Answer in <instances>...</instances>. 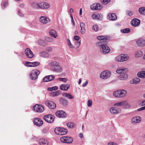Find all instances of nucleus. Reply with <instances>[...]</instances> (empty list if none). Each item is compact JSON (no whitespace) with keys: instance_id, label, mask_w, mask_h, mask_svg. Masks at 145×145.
<instances>
[{"instance_id":"1","label":"nucleus","mask_w":145,"mask_h":145,"mask_svg":"<svg viewBox=\"0 0 145 145\" xmlns=\"http://www.w3.org/2000/svg\"><path fill=\"white\" fill-rule=\"evenodd\" d=\"M48 66L53 72H61L62 71V69L60 66L59 63L56 61H51L48 63Z\"/></svg>"},{"instance_id":"2","label":"nucleus","mask_w":145,"mask_h":145,"mask_svg":"<svg viewBox=\"0 0 145 145\" xmlns=\"http://www.w3.org/2000/svg\"><path fill=\"white\" fill-rule=\"evenodd\" d=\"M97 44L99 47L101 52L104 54H107L110 51V48L106 45L105 42L104 41L98 42Z\"/></svg>"},{"instance_id":"3","label":"nucleus","mask_w":145,"mask_h":145,"mask_svg":"<svg viewBox=\"0 0 145 145\" xmlns=\"http://www.w3.org/2000/svg\"><path fill=\"white\" fill-rule=\"evenodd\" d=\"M127 93V92L126 90L121 89L114 91L113 93V95L116 97L122 98L125 97Z\"/></svg>"},{"instance_id":"4","label":"nucleus","mask_w":145,"mask_h":145,"mask_svg":"<svg viewBox=\"0 0 145 145\" xmlns=\"http://www.w3.org/2000/svg\"><path fill=\"white\" fill-rule=\"evenodd\" d=\"M126 70L125 69H118L116 71V72L118 74H120V79L121 80L126 79L128 77L126 73Z\"/></svg>"},{"instance_id":"5","label":"nucleus","mask_w":145,"mask_h":145,"mask_svg":"<svg viewBox=\"0 0 145 145\" xmlns=\"http://www.w3.org/2000/svg\"><path fill=\"white\" fill-rule=\"evenodd\" d=\"M115 106H122L123 108L125 109H128L130 108V105L127 101H123L117 102L114 104Z\"/></svg>"},{"instance_id":"6","label":"nucleus","mask_w":145,"mask_h":145,"mask_svg":"<svg viewBox=\"0 0 145 145\" xmlns=\"http://www.w3.org/2000/svg\"><path fill=\"white\" fill-rule=\"evenodd\" d=\"M112 107L109 109V111L111 114L112 115H117L120 113L121 110L120 108L116 106Z\"/></svg>"},{"instance_id":"7","label":"nucleus","mask_w":145,"mask_h":145,"mask_svg":"<svg viewBox=\"0 0 145 145\" xmlns=\"http://www.w3.org/2000/svg\"><path fill=\"white\" fill-rule=\"evenodd\" d=\"M54 131L56 134L61 135L66 134L67 130L63 128L58 127L55 128Z\"/></svg>"},{"instance_id":"8","label":"nucleus","mask_w":145,"mask_h":145,"mask_svg":"<svg viewBox=\"0 0 145 145\" xmlns=\"http://www.w3.org/2000/svg\"><path fill=\"white\" fill-rule=\"evenodd\" d=\"M40 73V72L38 70H33L30 72L29 74L30 78L32 80H35L37 78L38 75Z\"/></svg>"},{"instance_id":"9","label":"nucleus","mask_w":145,"mask_h":145,"mask_svg":"<svg viewBox=\"0 0 145 145\" xmlns=\"http://www.w3.org/2000/svg\"><path fill=\"white\" fill-rule=\"evenodd\" d=\"M61 141L64 143L70 144L73 141V138L71 137L66 136L60 138Z\"/></svg>"},{"instance_id":"10","label":"nucleus","mask_w":145,"mask_h":145,"mask_svg":"<svg viewBox=\"0 0 145 145\" xmlns=\"http://www.w3.org/2000/svg\"><path fill=\"white\" fill-rule=\"evenodd\" d=\"M111 75L110 72L108 71L102 72L100 74V77L103 79H106L109 78Z\"/></svg>"},{"instance_id":"11","label":"nucleus","mask_w":145,"mask_h":145,"mask_svg":"<svg viewBox=\"0 0 145 145\" xmlns=\"http://www.w3.org/2000/svg\"><path fill=\"white\" fill-rule=\"evenodd\" d=\"M33 110L36 112L41 113L44 111V107L41 105L36 104L33 106Z\"/></svg>"},{"instance_id":"12","label":"nucleus","mask_w":145,"mask_h":145,"mask_svg":"<svg viewBox=\"0 0 145 145\" xmlns=\"http://www.w3.org/2000/svg\"><path fill=\"white\" fill-rule=\"evenodd\" d=\"M45 104L50 109H54L56 107V104L53 101L49 100L44 102Z\"/></svg>"},{"instance_id":"13","label":"nucleus","mask_w":145,"mask_h":145,"mask_svg":"<svg viewBox=\"0 0 145 145\" xmlns=\"http://www.w3.org/2000/svg\"><path fill=\"white\" fill-rule=\"evenodd\" d=\"M54 117L52 115L49 114L45 115L44 117V119L47 122L51 123L54 120Z\"/></svg>"},{"instance_id":"14","label":"nucleus","mask_w":145,"mask_h":145,"mask_svg":"<svg viewBox=\"0 0 145 145\" xmlns=\"http://www.w3.org/2000/svg\"><path fill=\"white\" fill-rule=\"evenodd\" d=\"M141 120V118L139 116L134 117L131 119V123L132 125H135L140 122Z\"/></svg>"},{"instance_id":"15","label":"nucleus","mask_w":145,"mask_h":145,"mask_svg":"<svg viewBox=\"0 0 145 145\" xmlns=\"http://www.w3.org/2000/svg\"><path fill=\"white\" fill-rule=\"evenodd\" d=\"M25 54L26 56L29 58H31L34 56L32 51L28 48H27L25 50Z\"/></svg>"},{"instance_id":"16","label":"nucleus","mask_w":145,"mask_h":145,"mask_svg":"<svg viewBox=\"0 0 145 145\" xmlns=\"http://www.w3.org/2000/svg\"><path fill=\"white\" fill-rule=\"evenodd\" d=\"M92 10H100L102 8V7L99 3H95L90 6Z\"/></svg>"},{"instance_id":"17","label":"nucleus","mask_w":145,"mask_h":145,"mask_svg":"<svg viewBox=\"0 0 145 145\" xmlns=\"http://www.w3.org/2000/svg\"><path fill=\"white\" fill-rule=\"evenodd\" d=\"M140 23V20L137 18H134L132 19L131 22V24L133 27H137L138 26Z\"/></svg>"},{"instance_id":"18","label":"nucleus","mask_w":145,"mask_h":145,"mask_svg":"<svg viewBox=\"0 0 145 145\" xmlns=\"http://www.w3.org/2000/svg\"><path fill=\"white\" fill-rule=\"evenodd\" d=\"M40 21L43 24H46L50 21L49 19L45 16H41L39 19Z\"/></svg>"},{"instance_id":"19","label":"nucleus","mask_w":145,"mask_h":145,"mask_svg":"<svg viewBox=\"0 0 145 145\" xmlns=\"http://www.w3.org/2000/svg\"><path fill=\"white\" fill-rule=\"evenodd\" d=\"M137 45L139 46L144 47L145 46V39L142 38L139 39L137 41Z\"/></svg>"},{"instance_id":"20","label":"nucleus","mask_w":145,"mask_h":145,"mask_svg":"<svg viewBox=\"0 0 145 145\" xmlns=\"http://www.w3.org/2000/svg\"><path fill=\"white\" fill-rule=\"evenodd\" d=\"M56 116L59 118H63L66 116V114L65 112L62 110H59L56 113Z\"/></svg>"},{"instance_id":"21","label":"nucleus","mask_w":145,"mask_h":145,"mask_svg":"<svg viewBox=\"0 0 145 145\" xmlns=\"http://www.w3.org/2000/svg\"><path fill=\"white\" fill-rule=\"evenodd\" d=\"M34 123L35 125L39 127L42 125L43 124L42 120L40 119L37 118L34 119Z\"/></svg>"},{"instance_id":"22","label":"nucleus","mask_w":145,"mask_h":145,"mask_svg":"<svg viewBox=\"0 0 145 145\" xmlns=\"http://www.w3.org/2000/svg\"><path fill=\"white\" fill-rule=\"evenodd\" d=\"M108 18L110 20L114 21L117 19V17L115 13H110L108 14Z\"/></svg>"},{"instance_id":"23","label":"nucleus","mask_w":145,"mask_h":145,"mask_svg":"<svg viewBox=\"0 0 145 145\" xmlns=\"http://www.w3.org/2000/svg\"><path fill=\"white\" fill-rule=\"evenodd\" d=\"M55 78V76L53 75L46 76L43 78V81L44 82H48L52 80Z\"/></svg>"},{"instance_id":"24","label":"nucleus","mask_w":145,"mask_h":145,"mask_svg":"<svg viewBox=\"0 0 145 145\" xmlns=\"http://www.w3.org/2000/svg\"><path fill=\"white\" fill-rule=\"evenodd\" d=\"M70 85L69 84H62L60 85L59 89L62 90L67 91L70 88Z\"/></svg>"},{"instance_id":"25","label":"nucleus","mask_w":145,"mask_h":145,"mask_svg":"<svg viewBox=\"0 0 145 145\" xmlns=\"http://www.w3.org/2000/svg\"><path fill=\"white\" fill-rule=\"evenodd\" d=\"M140 81V79L138 78H135L131 79L129 81L131 84H135L138 83Z\"/></svg>"},{"instance_id":"26","label":"nucleus","mask_w":145,"mask_h":145,"mask_svg":"<svg viewBox=\"0 0 145 145\" xmlns=\"http://www.w3.org/2000/svg\"><path fill=\"white\" fill-rule=\"evenodd\" d=\"M39 55L40 57L44 58L48 57L50 56L49 54L45 52H40L39 53Z\"/></svg>"},{"instance_id":"27","label":"nucleus","mask_w":145,"mask_h":145,"mask_svg":"<svg viewBox=\"0 0 145 145\" xmlns=\"http://www.w3.org/2000/svg\"><path fill=\"white\" fill-rule=\"evenodd\" d=\"M102 17L103 15L100 14H93L92 15V17L94 19L100 20Z\"/></svg>"},{"instance_id":"28","label":"nucleus","mask_w":145,"mask_h":145,"mask_svg":"<svg viewBox=\"0 0 145 145\" xmlns=\"http://www.w3.org/2000/svg\"><path fill=\"white\" fill-rule=\"evenodd\" d=\"M97 38L99 40L103 41L108 40L109 39V38L105 36H99L97 37Z\"/></svg>"},{"instance_id":"29","label":"nucleus","mask_w":145,"mask_h":145,"mask_svg":"<svg viewBox=\"0 0 145 145\" xmlns=\"http://www.w3.org/2000/svg\"><path fill=\"white\" fill-rule=\"evenodd\" d=\"M49 33L51 36L54 38H56L57 36L56 31L53 29H52L50 31Z\"/></svg>"},{"instance_id":"30","label":"nucleus","mask_w":145,"mask_h":145,"mask_svg":"<svg viewBox=\"0 0 145 145\" xmlns=\"http://www.w3.org/2000/svg\"><path fill=\"white\" fill-rule=\"evenodd\" d=\"M62 95L64 97L68 99H72L74 98V96L68 93H63Z\"/></svg>"},{"instance_id":"31","label":"nucleus","mask_w":145,"mask_h":145,"mask_svg":"<svg viewBox=\"0 0 145 145\" xmlns=\"http://www.w3.org/2000/svg\"><path fill=\"white\" fill-rule=\"evenodd\" d=\"M138 76L140 78H145V71L139 72L137 74Z\"/></svg>"},{"instance_id":"32","label":"nucleus","mask_w":145,"mask_h":145,"mask_svg":"<svg viewBox=\"0 0 145 145\" xmlns=\"http://www.w3.org/2000/svg\"><path fill=\"white\" fill-rule=\"evenodd\" d=\"M122 62L127 61L129 58L128 56L126 54H121Z\"/></svg>"},{"instance_id":"33","label":"nucleus","mask_w":145,"mask_h":145,"mask_svg":"<svg viewBox=\"0 0 145 145\" xmlns=\"http://www.w3.org/2000/svg\"><path fill=\"white\" fill-rule=\"evenodd\" d=\"M39 143L40 145H48V144L47 141L44 139H40Z\"/></svg>"},{"instance_id":"34","label":"nucleus","mask_w":145,"mask_h":145,"mask_svg":"<svg viewBox=\"0 0 145 145\" xmlns=\"http://www.w3.org/2000/svg\"><path fill=\"white\" fill-rule=\"evenodd\" d=\"M67 125L68 127L71 129L75 127L76 125L73 122H69L67 124Z\"/></svg>"},{"instance_id":"35","label":"nucleus","mask_w":145,"mask_h":145,"mask_svg":"<svg viewBox=\"0 0 145 145\" xmlns=\"http://www.w3.org/2000/svg\"><path fill=\"white\" fill-rule=\"evenodd\" d=\"M60 103L64 105H66L68 104V101L66 99L61 98L60 99Z\"/></svg>"},{"instance_id":"36","label":"nucleus","mask_w":145,"mask_h":145,"mask_svg":"<svg viewBox=\"0 0 145 145\" xmlns=\"http://www.w3.org/2000/svg\"><path fill=\"white\" fill-rule=\"evenodd\" d=\"M139 12L141 14L145 15V7H141L139 8Z\"/></svg>"},{"instance_id":"37","label":"nucleus","mask_w":145,"mask_h":145,"mask_svg":"<svg viewBox=\"0 0 145 145\" xmlns=\"http://www.w3.org/2000/svg\"><path fill=\"white\" fill-rule=\"evenodd\" d=\"M50 5L47 3L43 2V9L48 8Z\"/></svg>"},{"instance_id":"38","label":"nucleus","mask_w":145,"mask_h":145,"mask_svg":"<svg viewBox=\"0 0 145 145\" xmlns=\"http://www.w3.org/2000/svg\"><path fill=\"white\" fill-rule=\"evenodd\" d=\"M45 40L47 42H52L54 41V40L53 38L48 37H45Z\"/></svg>"},{"instance_id":"39","label":"nucleus","mask_w":145,"mask_h":145,"mask_svg":"<svg viewBox=\"0 0 145 145\" xmlns=\"http://www.w3.org/2000/svg\"><path fill=\"white\" fill-rule=\"evenodd\" d=\"M60 93V91H57L55 92H52L51 93V95L53 96H57Z\"/></svg>"},{"instance_id":"40","label":"nucleus","mask_w":145,"mask_h":145,"mask_svg":"<svg viewBox=\"0 0 145 145\" xmlns=\"http://www.w3.org/2000/svg\"><path fill=\"white\" fill-rule=\"evenodd\" d=\"M121 31L123 33H128L130 32V30L129 28H126L121 30Z\"/></svg>"},{"instance_id":"41","label":"nucleus","mask_w":145,"mask_h":145,"mask_svg":"<svg viewBox=\"0 0 145 145\" xmlns=\"http://www.w3.org/2000/svg\"><path fill=\"white\" fill-rule=\"evenodd\" d=\"M58 88L57 86H54L52 87H49L48 88V90L52 91L53 90H55L57 89Z\"/></svg>"},{"instance_id":"42","label":"nucleus","mask_w":145,"mask_h":145,"mask_svg":"<svg viewBox=\"0 0 145 145\" xmlns=\"http://www.w3.org/2000/svg\"><path fill=\"white\" fill-rule=\"evenodd\" d=\"M92 29L95 31H98L99 30L98 26L96 25H93L92 27Z\"/></svg>"},{"instance_id":"43","label":"nucleus","mask_w":145,"mask_h":145,"mask_svg":"<svg viewBox=\"0 0 145 145\" xmlns=\"http://www.w3.org/2000/svg\"><path fill=\"white\" fill-rule=\"evenodd\" d=\"M143 54V53L141 51H139L137 52L135 56L137 57H140L142 56Z\"/></svg>"},{"instance_id":"44","label":"nucleus","mask_w":145,"mask_h":145,"mask_svg":"<svg viewBox=\"0 0 145 145\" xmlns=\"http://www.w3.org/2000/svg\"><path fill=\"white\" fill-rule=\"evenodd\" d=\"M116 61L118 62H122L121 55L117 56L115 58Z\"/></svg>"},{"instance_id":"45","label":"nucleus","mask_w":145,"mask_h":145,"mask_svg":"<svg viewBox=\"0 0 145 145\" xmlns=\"http://www.w3.org/2000/svg\"><path fill=\"white\" fill-rule=\"evenodd\" d=\"M37 5H38V8L43 9V2L38 3Z\"/></svg>"},{"instance_id":"46","label":"nucleus","mask_w":145,"mask_h":145,"mask_svg":"<svg viewBox=\"0 0 145 145\" xmlns=\"http://www.w3.org/2000/svg\"><path fill=\"white\" fill-rule=\"evenodd\" d=\"M58 80L62 82H66L67 81V79L65 78H59L57 79Z\"/></svg>"},{"instance_id":"47","label":"nucleus","mask_w":145,"mask_h":145,"mask_svg":"<svg viewBox=\"0 0 145 145\" xmlns=\"http://www.w3.org/2000/svg\"><path fill=\"white\" fill-rule=\"evenodd\" d=\"M31 67H34L38 66L39 64V63L38 62H31Z\"/></svg>"},{"instance_id":"48","label":"nucleus","mask_w":145,"mask_h":145,"mask_svg":"<svg viewBox=\"0 0 145 145\" xmlns=\"http://www.w3.org/2000/svg\"><path fill=\"white\" fill-rule=\"evenodd\" d=\"M39 44L41 45H43L44 44V40L42 39L39 40L38 41Z\"/></svg>"},{"instance_id":"49","label":"nucleus","mask_w":145,"mask_h":145,"mask_svg":"<svg viewBox=\"0 0 145 145\" xmlns=\"http://www.w3.org/2000/svg\"><path fill=\"white\" fill-rule=\"evenodd\" d=\"M110 1V0H101L102 3L106 5Z\"/></svg>"},{"instance_id":"50","label":"nucleus","mask_w":145,"mask_h":145,"mask_svg":"<svg viewBox=\"0 0 145 145\" xmlns=\"http://www.w3.org/2000/svg\"><path fill=\"white\" fill-rule=\"evenodd\" d=\"M67 40L68 45L69 47L71 48H74V46L71 43L70 40L69 39H68Z\"/></svg>"},{"instance_id":"51","label":"nucleus","mask_w":145,"mask_h":145,"mask_svg":"<svg viewBox=\"0 0 145 145\" xmlns=\"http://www.w3.org/2000/svg\"><path fill=\"white\" fill-rule=\"evenodd\" d=\"M80 27H81V29L85 28L86 27L85 24L83 22H81L80 23Z\"/></svg>"},{"instance_id":"52","label":"nucleus","mask_w":145,"mask_h":145,"mask_svg":"<svg viewBox=\"0 0 145 145\" xmlns=\"http://www.w3.org/2000/svg\"><path fill=\"white\" fill-rule=\"evenodd\" d=\"M92 105V101L91 99H89L87 102V105L88 106H91Z\"/></svg>"},{"instance_id":"53","label":"nucleus","mask_w":145,"mask_h":145,"mask_svg":"<svg viewBox=\"0 0 145 145\" xmlns=\"http://www.w3.org/2000/svg\"><path fill=\"white\" fill-rule=\"evenodd\" d=\"M127 14L129 16H131L133 14V12L130 10H128L126 12Z\"/></svg>"},{"instance_id":"54","label":"nucleus","mask_w":145,"mask_h":145,"mask_svg":"<svg viewBox=\"0 0 145 145\" xmlns=\"http://www.w3.org/2000/svg\"><path fill=\"white\" fill-rule=\"evenodd\" d=\"M70 17L71 19V23L73 25L74 27L75 26V23L74 21L73 18L72 14H70Z\"/></svg>"},{"instance_id":"55","label":"nucleus","mask_w":145,"mask_h":145,"mask_svg":"<svg viewBox=\"0 0 145 145\" xmlns=\"http://www.w3.org/2000/svg\"><path fill=\"white\" fill-rule=\"evenodd\" d=\"M32 7L35 8H38L37 3H33L32 5Z\"/></svg>"},{"instance_id":"56","label":"nucleus","mask_w":145,"mask_h":145,"mask_svg":"<svg viewBox=\"0 0 145 145\" xmlns=\"http://www.w3.org/2000/svg\"><path fill=\"white\" fill-rule=\"evenodd\" d=\"M31 62L27 61L25 63V65L27 66L31 67Z\"/></svg>"},{"instance_id":"57","label":"nucleus","mask_w":145,"mask_h":145,"mask_svg":"<svg viewBox=\"0 0 145 145\" xmlns=\"http://www.w3.org/2000/svg\"><path fill=\"white\" fill-rule=\"evenodd\" d=\"M80 32H81V33L82 34H84L86 32V30L85 28H84L81 29Z\"/></svg>"},{"instance_id":"58","label":"nucleus","mask_w":145,"mask_h":145,"mask_svg":"<svg viewBox=\"0 0 145 145\" xmlns=\"http://www.w3.org/2000/svg\"><path fill=\"white\" fill-rule=\"evenodd\" d=\"M46 50L49 52H51L52 51V49L51 47H48L46 48Z\"/></svg>"},{"instance_id":"59","label":"nucleus","mask_w":145,"mask_h":145,"mask_svg":"<svg viewBox=\"0 0 145 145\" xmlns=\"http://www.w3.org/2000/svg\"><path fill=\"white\" fill-rule=\"evenodd\" d=\"M80 39V37L78 36H75L74 37V39L78 41Z\"/></svg>"},{"instance_id":"60","label":"nucleus","mask_w":145,"mask_h":145,"mask_svg":"<svg viewBox=\"0 0 145 145\" xmlns=\"http://www.w3.org/2000/svg\"><path fill=\"white\" fill-rule=\"evenodd\" d=\"M80 44H81V41H79L78 42H76L75 44H76V46L77 48H78L79 47V46H80Z\"/></svg>"},{"instance_id":"61","label":"nucleus","mask_w":145,"mask_h":145,"mask_svg":"<svg viewBox=\"0 0 145 145\" xmlns=\"http://www.w3.org/2000/svg\"><path fill=\"white\" fill-rule=\"evenodd\" d=\"M144 110H145V106L138 108V109L137 110L138 111H139Z\"/></svg>"},{"instance_id":"62","label":"nucleus","mask_w":145,"mask_h":145,"mask_svg":"<svg viewBox=\"0 0 145 145\" xmlns=\"http://www.w3.org/2000/svg\"><path fill=\"white\" fill-rule=\"evenodd\" d=\"M108 145H118L117 144L113 142H110L108 143Z\"/></svg>"},{"instance_id":"63","label":"nucleus","mask_w":145,"mask_h":145,"mask_svg":"<svg viewBox=\"0 0 145 145\" xmlns=\"http://www.w3.org/2000/svg\"><path fill=\"white\" fill-rule=\"evenodd\" d=\"M88 82V81L86 80L85 83H84L82 84V86L83 87H85L87 84Z\"/></svg>"},{"instance_id":"64","label":"nucleus","mask_w":145,"mask_h":145,"mask_svg":"<svg viewBox=\"0 0 145 145\" xmlns=\"http://www.w3.org/2000/svg\"><path fill=\"white\" fill-rule=\"evenodd\" d=\"M8 5V2L7 1L5 2L3 4L4 7H5Z\"/></svg>"}]
</instances>
